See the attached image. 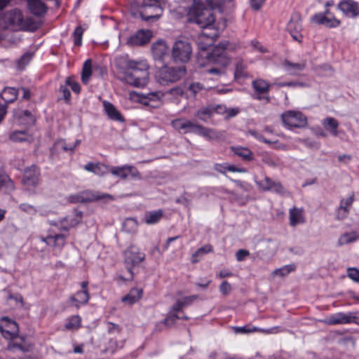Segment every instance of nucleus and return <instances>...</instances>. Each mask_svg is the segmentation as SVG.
Returning a JSON list of instances; mask_svg holds the SVG:
<instances>
[{
  "instance_id": "1",
  "label": "nucleus",
  "mask_w": 359,
  "mask_h": 359,
  "mask_svg": "<svg viewBox=\"0 0 359 359\" xmlns=\"http://www.w3.org/2000/svg\"><path fill=\"white\" fill-rule=\"evenodd\" d=\"M121 62L124 74V80L128 84L135 87H144L149 81V65L144 60L135 61L130 60H123L118 62Z\"/></svg>"
},
{
  "instance_id": "2",
  "label": "nucleus",
  "mask_w": 359,
  "mask_h": 359,
  "mask_svg": "<svg viewBox=\"0 0 359 359\" xmlns=\"http://www.w3.org/2000/svg\"><path fill=\"white\" fill-rule=\"evenodd\" d=\"M208 7L203 5H198L195 9L191 21L197 24L203 30L210 31L215 29L213 24L215 18L213 14V9L219 8L222 2L220 0H205Z\"/></svg>"
},
{
  "instance_id": "3",
  "label": "nucleus",
  "mask_w": 359,
  "mask_h": 359,
  "mask_svg": "<svg viewBox=\"0 0 359 359\" xmlns=\"http://www.w3.org/2000/svg\"><path fill=\"white\" fill-rule=\"evenodd\" d=\"M161 0H137L131 3V7L138 9L140 18L147 22L156 21L163 14Z\"/></svg>"
},
{
  "instance_id": "4",
  "label": "nucleus",
  "mask_w": 359,
  "mask_h": 359,
  "mask_svg": "<svg viewBox=\"0 0 359 359\" xmlns=\"http://www.w3.org/2000/svg\"><path fill=\"white\" fill-rule=\"evenodd\" d=\"M186 72L187 69L184 66H163L156 72V78L160 84L168 85L180 80Z\"/></svg>"
},
{
  "instance_id": "5",
  "label": "nucleus",
  "mask_w": 359,
  "mask_h": 359,
  "mask_svg": "<svg viewBox=\"0 0 359 359\" xmlns=\"http://www.w3.org/2000/svg\"><path fill=\"white\" fill-rule=\"evenodd\" d=\"M1 322L4 324L0 325V332L7 333L9 337L13 339L11 342L12 347L17 348L24 352L27 351L28 346L25 344L24 339L22 337L19 339L16 337L18 333V324L6 316L1 318Z\"/></svg>"
},
{
  "instance_id": "6",
  "label": "nucleus",
  "mask_w": 359,
  "mask_h": 359,
  "mask_svg": "<svg viewBox=\"0 0 359 359\" xmlns=\"http://www.w3.org/2000/svg\"><path fill=\"white\" fill-rule=\"evenodd\" d=\"M124 257V263L129 273V277L125 278L123 276H120L119 278L123 280H132L134 276L133 267L145 259V255L141 252L140 249L135 245H130L125 250Z\"/></svg>"
},
{
  "instance_id": "7",
  "label": "nucleus",
  "mask_w": 359,
  "mask_h": 359,
  "mask_svg": "<svg viewBox=\"0 0 359 359\" xmlns=\"http://www.w3.org/2000/svg\"><path fill=\"white\" fill-rule=\"evenodd\" d=\"M192 55V47L187 39L177 40L172 45V58L175 62L186 63Z\"/></svg>"
},
{
  "instance_id": "8",
  "label": "nucleus",
  "mask_w": 359,
  "mask_h": 359,
  "mask_svg": "<svg viewBox=\"0 0 359 359\" xmlns=\"http://www.w3.org/2000/svg\"><path fill=\"white\" fill-rule=\"evenodd\" d=\"M229 42L226 41L219 43L215 46L211 53H207V57L210 61L221 65L227 66L230 62V59L226 55V49Z\"/></svg>"
},
{
  "instance_id": "9",
  "label": "nucleus",
  "mask_w": 359,
  "mask_h": 359,
  "mask_svg": "<svg viewBox=\"0 0 359 359\" xmlns=\"http://www.w3.org/2000/svg\"><path fill=\"white\" fill-rule=\"evenodd\" d=\"M281 118L288 128H302L307 124L306 116L300 111H287L282 114Z\"/></svg>"
},
{
  "instance_id": "10",
  "label": "nucleus",
  "mask_w": 359,
  "mask_h": 359,
  "mask_svg": "<svg viewBox=\"0 0 359 359\" xmlns=\"http://www.w3.org/2000/svg\"><path fill=\"white\" fill-rule=\"evenodd\" d=\"M40 170L35 165L25 169L22 182L26 189H32L37 187L40 181Z\"/></svg>"
},
{
  "instance_id": "11",
  "label": "nucleus",
  "mask_w": 359,
  "mask_h": 359,
  "mask_svg": "<svg viewBox=\"0 0 359 359\" xmlns=\"http://www.w3.org/2000/svg\"><path fill=\"white\" fill-rule=\"evenodd\" d=\"M258 188L264 191H273L280 195H285L287 191L278 181H273L266 176L263 180H255Z\"/></svg>"
},
{
  "instance_id": "12",
  "label": "nucleus",
  "mask_w": 359,
  "mask_h": 359,
  "mask_svg": "<svg viewBox=\"0 0 359 359\" xmlns=\"http://www.w3.org/2000/svg\"><path fill=\"white\" fill-rule=\"evenodd\" d=\"M302 17L299 13L294 12L292 14L291 18L287 23V29L294 40L301 42L302 39Z\"/></svg>"
},
{
  "instance_id": "13",
  "label": "nucleus",
  "mask_w": 359,
  "mask_h": 359,
  "mask_svg": "<svg viewBox=\"0 0 359 359\" xmlns=\"http://www.w3.org/2000/svg\"><path fill=\"white\" fill-rule=\"evenodd\" d=\"M358 318L353 313H337L333 314L325 320H323V323L332 325H339V324H348L351 323H354L359 325V323L357 321Z\"/></svg>"
},
{
  "instance_id": "14",
  "label": "nucleus",
  "mask_w": 359,
  "mask_h": 359,
  "mask_svg": "<svg viewBox=\"0 0 359 359\" xmlns=\"http://www.w3.org/2000/svg\"><path fill=\"white\" fill-rule=\"evenodd\" d=\"M218 36L219 33L217 29H211L210 31L202 30L201 34L198 36L196 40L198 49L206 50Z\"/></svg>"
},
{
  "instance_id": "15",
  "label": "nucleus",
  "mask_w": 359,
  "mask_h": 359,
  "mask_svg": "<svg viewBox=\"0 0 359 359\" xmlns=\"http://www.w3.org/2000/svg\"><path fill=\"white\" fill-rule=\"evenodd\" d=\"M337 8L347 18H355L359 16V4L353 0H342Z\"/></svg>"
},
{
  "instance_id": "16",
  "label": "nucleus",
  "mask_w": 359,
  "mask_h": 359,
  "mask_svg": "<svg viewBox=\"0 0 359 359\" xmlns=\"http://www.w3.org/2000/svg\"><path fill=\"white\" fill-rule=\"evenodd\" d=\"M151 32L149 30H140L130 36L126 41V44L130 47L144 46L150 41Z\"/></svg>"
},
{
  "instance_id": "17",
  "label": "nucleus",
  "mask_w": 359,
  "mask_h": 359,
  "mask_svg": "<svg viewBox=\"0 0 359 359\" xmlns=\"http://www.w3.org/2000/svg\"><path fill=\"white\" fill-rule=\"evenodd\" d=\"M312 21L318 25H325L329 28L337 27L341 24V21L334 15L327 16L323 13L315 14L312 17Z\"/></svg>"
},
{
  "instance_id": "18",
  "label": "nucleus",
  "mask_w": 359,
  "mask_h": 359,
  "mask_svg": "<svg viewBox=\"0 0 359 359\" xmlns=\"http://www.w3.org/2000/svg\"><path fill=\"white\" fill-rule=\"evenodd\" d=\"M82 217L83 212L75 209L73 217L67 216L62 220L59 221L60 229L67 231L70 228L74 227L81 223Z\"/></svg>"
},
{
  "instance_id": "19",
  "label": "nucleus",
  "mask_w": 359,
  "mask_h": 359,
  "mask_svg": "<svg viewBox=\"0 0 359 359\" xmlns=\"http://www.w3.org/2000/svg\"><path fill=\"white\" fill-rule=\"evenodd\" d=\"M5 20L11 25H16L22 28H27V24L25 21L22 12L18 9H14L5 15Z\"/></svg>"
},
{
  "instance_id": "20",
  "label": "nucleus",
  "mask_w": 359,
  "mask_h": 359,
  "mask_svg": "<svg viewBox=\"0 0 359 359\" xmlns=\"http://www.w3.org/2000/svg\"><path fill=\"white\" fill-rule=\"evenodd\" d=\"M171 125L179 133L186 134L194 133L196 123L184 118H177L171 122Z\"/></svg>"
},
{
  "instance_id": "21",
  "label": "nucleus",
  "mask_w": 359,
  "mask_h": 359,
  "mask_svg": "<svg viewBox=\"0 0 359 359\" xmlns=\"http://www.w3.org/2000/svg\"><path fill=\"white\" fill-rule=\"evenodd\" d=\"M252 86L255 91L257 93L254 97L258 100L265 99L267 102H269L270 98L269 97H263L261 94L267 93L269 91L270 86L263 79H255L252 82Z\"/></svg>"
},
{
  "instance_id": "22",
  "label": "nucleus",
  "mask_w": 359,
  "mask_h": 359,
  "mask_svg": "<svg viewBox=\"0 0 359 359\" xmlns=\"http://www.w3.org/2000/svg\"><path fill=\"white\" fill-rule=\"evenodd\" d=\"M283 67L287 74L296 76L305 69L306 62L304 61L301 62H292L290 60H285L283 62Z\"/></svg>"
},
{
  "instance_id": "23",
  "label": "nucleus",
  "mask_w": 359,
  "mask_h": 359,
  "mask_svg": "<svg viewBox=\"0 0 359 359\" xmlns=\"http://www.w3.org/2000/svg\"><path fill=\"white\" fill-rule=\"evenodd\" d=\"M30 12L35 16L42 17L47 12V6L41 0H28Z\"/></svg>"
},
{
  "instance_id": "24",
  "label": "nucleus",
  "mask_w": 359,
  "mask_h": 359,
  "mask_svg": "<svg viewBox=\"0 0 359 359\" xmlns=\"http://www.w3.org/2000/svg\"><path fill=\"white\" fill-rule=\"evenodd\" d=\"M67 235L55 234L54 236L49 235L41 240L46 244L55 248H62L66 243Z\"/></svg>"
},
{
  "instance_id": "25",
  "label": "nucleus",
  "mask_w": 359,
  "mask_h": 359,
  "mask_svg": "<svg viewBox=\"0 0 359 359\" xmlns=\"http://www.w3.org/2000/svg\"><path fill=\"white\" fill-rule=\"evenodd\" d=\"M103 106L106 114L111 119L118 121L120 122L124 121V118L123 117V116L111 102L104 101Z\"/></svg>"
},
{
  "instance_id": "26",
  "label": "nucleus",
  "mask_w": 359,
  "mask_h": 359,
  "mask_svg": "<svg viewBox=\"0 0 359 359\" xmlns=\"http://www.w3.org/2000/svg\"><path fill=\"white\" fill-rule=\"evenodd\" d=\"M84 169L99 176L104 175L110 171V169L103 163H93L91 162L85 165Z\"/></svg>"
},
{
  "instance_id": "27",
  "label": "nucleus",
  "mask_w": 359,
  "mask_h": 359,
  "mask_svg": "<svg viewBox=\"0 0 359 359\" xmlns=\"http://www.w3.org/2000/svg\"><path fill=\"white\" fill-rule=\"evenodd\" d=\"M322 124L325 129L334 137L338 136V127L339 123L337 119L332 117H327L323 120Z\"/></svg>"
},
{
  "instance_id": "28",
  "label": "nucleus",
  "mask_w": 359,
  "mask_h": 359,
  "mask_svg": "<svg viewBox=\"0 0 359 359\" xmlns=\"http://www.w3.org/2000/svg\"><path fill=\"white\" fill-rule=\"evenodd\" d=\"M18 95V89L11 87H6L4 88L1 94H0L2 100H4L5 104L12 103L15 101Z\"/></svg>"
},
{
  "instance_id": "29",
  "label": "nucleus",
  "mask_w": 359,
  "mask_h": 359,
  "mask_svg": "<svg viewBox=\"0 0 359 359\" xmlns=\"http://www.w3.org/2000/svg\"><path fill=\"white\" fill-rule=\"evenodd\" d=\"M290 224L295 226L298 224L304 222L303 209L294 207L290 210Z\"/></svg>"
},
{
  "instance_id": "30",
  "label": "nucleus",
  "mask_w": 359,
  "mask_h": 359,
  "mask_svg": "<svg viewBox=\"0 0 359 359\" xmlns=\"http://www.w3.org/2000/svg\"><path fill=\"white\" fill-rule=\"evenodd\" d=\"M82 198H83V203L92 202L94 201H98L100 199H104L106 198H109L110 199H112V196L109 194H102L100 195L97 192H94L91 191H85L81 192Z\"/></svg>"
},
{
  "instance_id": "31",
  "label": "nucleus",
  "mask_w": 359,
  "mask_h": 359,
  "mask_svg": "<svg viewBox=\"0 0 359 359\" xmlns=\"http://www.w3.org/2000/svg\"><path fill=\"white\" fill-rule=\"evenodd\" d=\"M142 295V290L137 287L130 290V292L122 298V302L128 304H133L137 302Z\"/></svg>"
},
{
  "instance_id": "32",
  "label": "nucleus",
  "mask_w": 359,
  "mask_h": 359,
  "mask_svg": "<svg viewBox=\"0 0 359 359\" xmlns=\"http://www.w3.org/2000/svg\"><path fill=\"white\" fill-rule=\"evenodd\" d=\"M231 150L245 161H250L253 159V153L248 148L231 147Z\"/></svg>"
},
{
  "instance_id": "33",
  "label": "nucleus",
  "mask_w": 359,
  "mask_h": 359,
  "mask_svg": "<svg viewBox=\"0 0 359 359\" xmlns=\"http://www.w3.org/2000/svg\"><path fill=\"white\" fill-rule=\"evenodd\" d=\"M163 215L161 210L146 212L144 221L147 224H154L160 221Z\"/></svg>"
},
{
  "instance_id": "34",
  "label": "nucleus",
  "mask_w": 359,
  "mask_h": 359,
  "mask_svg": "<svg viewBox=\"0 0 359 359\" xmlns=\"http://www.w3.org/2000/svg\"><path fill=\"white\" fill-rule=\"evenodd\" d=\"M89 300L88 291H78L75 295L71 296L70 301L74 302L76 308L80 304H86Z\"/></svg>"
},
{
  "instance_id": "35",
  "label": "nucleus",
  "mask_w": 359,
  "mask_h": 359,
  "mask_svg": "<svg viewBox=\"0 0 359 359\" xmlns=\"http://www.w3.org/2000/svg\"><path fill=\"white\" fill-rule=\"evenodd\" d=\"M151 50L154 58L161 60L166 53L167 47L164 43L159 41L152 45Z\"/></svg>"
},
{
  "instance_id": "36",
  "label": "nucleus",
  "mask_w": 359,
  "mask_h": 359,
  "mask_svg": "<svg viewBox=\"0 0 359 359\" xmlns=\"http://www.w3.org/2000/svg\"><path fill=\"white\" fill-rule=\"evenodd\" d=\"M92 75V61L88 59L85 61L82 68L81 81L84 84H87Z\"/></svg>"
},
{
  "instance_id": "37",
  "label": "nucleus",
  "mask_w": 359,
  "mask_h": 359,
  "mask_svg": "<svg viewBox=\"0 0 359 359\" xmlns=\"http://www.w3.org/2000/svg\"><path fill=\"white\" fill-rule=\"evenodd\" d=\"M137 226L138 222L136 219L130 217L124 220L122 225V229L127 233H133L137 231Z\"/></svg>"
},
{
  "instance_id": "38",
  "label": "nucleus",
  "mask_w": 359,
  "mask_h": 359,
  "mask_svg": "<svg viewBox=\"0 0 359 359\" xmlns=\"http://www.w3.org/2000/svg\"><path fill=\"white\" fill-rule=\"evenodd\" d=\"M4 188L6 191H11L15 189V184L8 175L0 173V191Z\"/></svg>"
},
{
  "instance_id": "39",
  "label": "nucleus",
  "mask_w": 359,
  "mask_h": 359,
  "mask_svg": "<svg viewBox=\"0 0 359 359\" xmlns=\"http://www.w3.org/2000/svg\"><path fill=\"white\" fill-rule=\"evenodd\" d=\"M15 116L18 117V118L24 123L26 124H32L33 123L34 118L32 113L28 110H18L14 112Z\"/></svg>"
},
{
  "instance_id": "40",
  "label": "nucleus",
  "mask_w": 359,
  "mask_h": 359,
  "mask_svg": "<svg viewBox=\"0 0 359 359\" xmlns=\"http://www.w3.org/2000/svg\"><path fill=\"white\" fill-rule=\"evenodd\" d=\"M164 93L161 91L151 92L143 95V97L148 101H145L144 104L149 105V102H157L158 105L161 103V100L163 97Z\"/></svg>"
},
{
  "instance_id": "41",
  "label": "nucleus",
  "mask_w": 359,
  "mask_h": 359,
  "mask_svg": "<svg viewBox=\"0 0 359 359\" xmlns=\"http://www.w3.org/2000/svg\"><path fill=\"white\" fill-rule=\"evenodd\" d=\"M213 250L212 247L210 245H206L198 249L191 257V262L197 263L199 262L202 256L209 252H212Z\"/></svg>"
},
{
  "instance_id": "42",
  "label": "nucleus",
  "mask_w": 359,
  "mask_h": 359,
  "mask_svg": "<svg viewBox=\"0 0 359 359\" xmlns=\"http://www.w3.org/2000/svg\"><path fill=\"white\" fill-rule=\"evenodd\" d=\"M214 112L215 109L208 106L198 109L196 114V116H197L200 120L205 121L208 118L212 116Z\"/></svg>"
},
{
  "instance_id": "43",
  "label": "nucleus",
  "mask_w": 359,
  "mask_h": 359,
  "mask_svg": "<svg viewBox=\"0 0 359 359\" xmlns=\"http://www.w3.org/2000/svg\"><path fill=\"white\" fill-rule=\"evenodd\" d=\"M33 55L34 54L32 52H27L23 54L17 62V69L20 71L23 70L29 63L33 57Z\"/></svg>"
},
{
  "instance_id": "44",
  "label": "nucleus",
  "mask_w": 359,
  "mask_h": 359,
  "mask_svg": "<svg viewBox=\"0 0 359 359\" xmlns=\"http://www.w3.org/2000/svg\"><path fill=\"white\" fill-rule=\"evenodd\" d=\"M358 237L355 232L346 233L339 238L338 243L339 245H343L357 241Z\"/></svg>"
},
{
  "instance_id": "45",
  "label": "nucleus",
  "mask_w": 359,
  "mask_h": 359,
  "mask_svg": "<svg viewBox=\"0 0 359 359\" xmlns=\"http://www.w3.org/2000/svg\"><path fill=\"white\" fill-rule=\"evenodd\" d=\"M10 139L14 142H25L29 141L31 137L25 131L17 130L10 135Z\"/></svg>"
},
{
  "instance_id": "46",
  "label": "nucleus",
  "mask_w": 359,
  "mask_h": 359,
  "mask_svg": "<svg viewBox=\"0 0 359 359\" xmlns=\"http://www.w3.org/2000/svg\"><path fill=\"white\" fill-rule=\"evenodd\" d=\"M110 172L112 175L120 177L123 180H126L128 175V165L121 167H113L110 168Z\"/></svg>"
},
{
  "instance_id": "47",
  "label": "nucleus",
  "mask_w": 359,
  "mask_h": 359,
  "mask_svg": "<svg viewBox=\"0 0 359 359\" xmlns=\"http://www.w3.org/2000/svg\"><path fill=\"white\" fill-rule=\"evenodd\" d=\"M295 269L296 266L294 264H288L284 266L282 268L274 270L273 274L279 276H285L288 275L290 272L294 271Z\"/></svg>"
},
{
  "instance_id": "48",
  "label": "nucleus",
  "mask_w": 359,
  "mask_h": 359,
  "mask_svg": "<svg viewBox=\"0 0 359 359\" xmlns=\"http://www.w3.org/2000/svg\"><path fill=\"white\" fill-rule=\"evenodd\" d=\"M81 141L79 140H76L73 143L67 144L64 141H60L57 143V146H60L61 148L65 151H73L75 147L80 144Z\"/></svg>"
},
{
  "instance_id": "49",
  "label": "nucleus",
  "mask_w": 359,
  "mask_h": 359,
  "mask_svg": "<svg viewBox=\"0 0 359 359\" xmlns=\"http://www.w3.org/2000/svg\"><path fill=\"white\" fill-rule=\"evenodd\" d=\"M81 324V318L79 316H72L68 323H66L65 327L68 330L78 328Z\"/></svg>"
},
{
  "instance_id": "50",
  "label": "nucleus",
  "mask_w": 359,
  "mask_h": 359,
  "mask_svg": "<svg viewBox=\"0 0 359 359\" xmlns=\"http://www.w3.org/2000/svg\"><path fill=\"white\" fill-rule=\"evenodd\" d=\"M204 86L199 82H193L188 87L189 91L193 95L194 97H196V95L199 92L204 90Z\"/></svg>"
},
{
  "instance_id": "51",
  "label": "nucleus",
  "mask_w": 359,
  "mask_h": 359,
  "mask_svg": "<svg viewBox=\"0 0 359 359\" xmlns=\"http://www.w3.org/2000/svg\"><path fill=\"white\" fill-rule=\"evenodd\" d=\"M348 212H349V209L345 208V206L344 205V202L340 203V206L339 207V208L337 210L336 217L337 219H340V220L344 219L348 216Z\"/></svg>"
},
{
  "instance_id": "52",
  "label": "nucleus",
  "mask_w": 359,
  "mask_h": 359,
  "mask_svg": "<svg viewBox=\"0 0 359 359\" xmlns=\"http://www.w3.org/2000/svg\"><path fill=\"white\" fill-rule=\"evenodd\" d=\"M245 65L243 63V62L240 61L237 62L236 65V69H235V78L238 79L241 77H244L245 76Z\"/></svg>"
},
{
  "instance_id": "53",
  "label": "nucleus",
  "mask_w": 359,
  "mask_h": 359,
  "mask_svg": "<svg viewBox=\"0 0 359 359\" xmlns=\"http://www.w3.org/2000/svg\"><path fill=\"white\" fill-rule=\"evenodd\" d=\"M83 33V29L81 26H79L75 29V30L73 33L75 45L80 46L81 44Z\"/></svg>"
},
{
  "instance_id": "54",
  "label": "nucleus",
  "mask_w": 359,
  "mask_h": 359,
  "mask_svg": "<svg viewBox=\"0 0 359 359\" xmlns=\"http://www.w3.org/2000/svg\"><path fill=\"white\" fill-rule=\"evenodd\" d=\"M180 318H181L180 316L170 311L163 323L165 325L170 326L175 323L177 319H180Z\"/></svg>"
},
{
  "instance_id": "55",
  "label": "nucleus",
  "mask_w": 359,
  "mask_h": 359,
  "mask_svg": "<svg viewBox=\"0 0 359 359\" xmlns=\"http://www.w3.org/2000/svg\"><path fill=\"white\" fill-rule=\"evenodd\" d=\"M210 128L203 127V126L196 123L194 133L198 134L201 136L208 137L209 135Z\"/></svg>"
},
{
  "instance_id": "56",
  "label": "nucleus",
  "mask_w": 359,
  "mask_h": 359,
  "mask_svg": "<svg viewBox=\"0 0 359 359\" xmlns=\"http://www.w3.org/2000/svg\"><path fill=\"white\" fill-rule=\"evenodd\" d=\"M66 85L71 87L72 90L76 93H79L81 90L80 85L74 81L71 77H67L65 81Z\"/></svg>"
},
{
  "instance_id": "57",
  "label": "nucleus",
  "mask_w": 359,
  "mask_h": 359,
  "mask_svg": "<svg viewBox=\"0 0 359 359\" xmlns=\"http://www.w3.org/2000/svg\"><path fill=\"white\" fill-rule=\"evenodd\" d=\"M276 85L278 87H279V88L285 87V86H288V87H304L306 86V84L304 83L299 82V81L279 82V83H276Z\"/></svg>"
},
{
  "instance_id": "58",
  "label": "nucleus",
  "mask_w": 359,
  "mask_h": 359,
  "mask_svg": "<svg viewBox=\"0 0 359 359\" xmlns=\"http://www.w3.org/2000/svg\"><path fill=\"white\" fill-rule=\"evenodd\" d=\"M166 93L170 94L175 97L184 95V91L180 86H175L168 90Z\"/></svg>"
},
{
  "instance_id": "59",
  "label": "nucleus",
  "mask_w": 359,
  "mask_h": 359,
  "mask_svg": "<svg viewBox=\"0 0 359 359\" xmlns=\"http://www.w3.org/2000/svg\"><path fill=\"white\" fill-rule=\"evenodd\" d=\"M348 276L353 280L359 283V270L355 268L348 269Z\"/></svg>"
},
{
  "instance_id": "60",
  "label": "nucleus",
  "mask_w": 359,
  "mask_h": 359,
  "mask_svg": "<svg viewBox=\"0 0 359 359\" xmlns=\"http://www.w3.org/2000/svg\"><path fill=\"white\" fill-rule=\"evenodd\" d=\"M219 290L224 295H226L230 293L231 286L227 281H223L219 286Z\"/></svg>"
},
{
  "instance_id": "61",
  "label": "nucleus",
  "mask_w": 359,
  "mask_h": 359,
  "mask_svg": "<svg viewBox=\"0 0 359 359\" xmlns=\"http://www.w3.org/2000/svg\"><path fill=\"white\" fill-rule=\"evenodd\" d=\"M198 295H191L185 297L181 300V303L184 307L191 305L193 302L198 299Z\"/></svg>"
},
{
  "instance_id": "62",
  "label": "nucleus",
  "mask_w": 359,
  "mask_h": 359,
  "mask_svg": "<svg viewBox=\"0 0 359 359\" xmlns=\"http://www.w3.org/2000/svg\"><path fill=\"white\" fill-rule=\"evenodd\" d=\"M20 208L26 212H28L29 214H33V212H36V209L35 207L32 205L28 204V203H22L20 205Z\"/></svg>"
},
{
  "instance_id": "63",
  "label": "nucleus",
  "mask_w": 359,
  "mask_h": 359,
  "mask_svg": "<svg viewBox=\"0 0 359 359\" xmlns=\"http://www.w3.org/2000/svg\"><path fill=\"white\" fill-rule=\"evenodd\" d=\"M222 136H223L222 133L216 131V130L210 128L208 138L209 140H219L222 137Z\"/></svg>"
},
{
  "instance_id": "64",
  "label": "nucleus",
  "mask_w": 359,
  "mask_h": 359,
  "mask_svg": "<svg viewBox=\"0 0 359 359\" xmlns=\"http://www.w3.org/2000/svg\"><path fill=\"white\" fill-rule=\"evenodd\" d=\"M249 255H250L249 251H248L246 250L241 249L236 254V259L239 262L243 261Z\"/></svg>"
}]
</instances>
